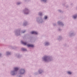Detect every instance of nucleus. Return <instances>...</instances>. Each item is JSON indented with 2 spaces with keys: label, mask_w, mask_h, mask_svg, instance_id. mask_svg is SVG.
<instances>
[{
  "label": "nucleus",
  "mask_w": 77,
  "mask_h": 77,
  "mask_svg": "<svg viewBox=\"0 0 77 77\" xmlns=\"http://www.w3.org/2000/svg\"><path fill=\"white\" fill-rule=\"evenodd\" d=\"M31 34H35V35H37L38 34V32L35 31H32L31 32Z\"/></svg>",
  "instance_id": "obj_1"
},
{
  "label": "nucleus",
  "mask_w": 77,
  "mask_h": 77,
  "mask_svg": "<svg viewBox=\"0 0 77 77\" xmlns=\"http://www.w3.org/2000/svg\"><path fill=\"white\" fill-rule=\"evenodd\" d=\"M27 46L30 47H34V46L33 45H28Z\"/></svg>",
  "instance_id": "obj_2"
},
{
  "label": "nucleus",
  "mask_w": 77,
  "mask_h": 77,
  "mask_svg": "<svg viewBox=\"0 0 77 77\" xmlns=\"http://www.w3.org/2000/svg\"><path fill=\"white\" fill-rule=\"evenodd\" d=\"M21 42L23 44H24V45H26L27 44V43L26 42H24L23 41H22Z\"/></svg>",
  "instance_id": "obj_3"
},
{
  "label": "nucleus",
  "mask_w": 77,
  "mask_h": 77,
  "mask_svg": "<svg viewBox=\"0 0 77 77\" xmlns=\"http://www.w3.org/2000/svg\"><path fill=\"white\" fill-rule=\"evenodd\" d=\"M18 69V68L16 67L14 68L15 71H17Z\"/></svg>",
  "instance_id": "obj_4"
},
{
  "label": "nucleus",
  "mask_w": 77,
  "mask_h": 77,
  "mask_svg": "<svg viewBox=\"0 0 77 77\" xmlns=\"http://www.w3.org/2000/svg\"><path fill=\"white\" fill-rule=\"evenodd\" d=\"M22 50L23 51H26V49H25L24 48H22Z\"/></svg>",
  "instance_id": "obj_5"
},
{
  "label": "nucleus",
  "mask_w": 77,
  "mask_h": 77,
  "mask_svg": "<svg viewBox=\"0 0 77 77\" xmlns=\"http://www.w3.org/2000/svg\"><path fill=\"white\" fill-rule=\"evenodd\" d=\"M68 74H71V72H68Z\"/></svg>",
  "instance_id": "obj_6"
},
{
  "label": "nucleus",
  "mask_w": 77,
  "mask_h": 77,
  "mask_svg": "<svg viewBox=\"0 0 77 77\" xmlns=\"http://www.w3.org/2000/svg\"><path fill=\"white\" fill-rule=\"evenodd\" d=\"M44 59L45 61H46V60H47V57L44 58Z\"/></svg>",
  "instance_id": "obj_7"
},
{
  "label": "nucleus",
  "mask_w": 77,
  "mask_h": 77,
  "mask_svg": "<svg viewBox=\"0 0 77 77\" xmlns=\"http://www.w3.org/2000/svg\"><path fill=\"white\" fill-rule=\"evenodd\" d=\"M45 19H47V16H45Z\"/></svg>",
  "instance_id": "obj_8"
},
{
  "label": "nucleus",
  "mask_w": 77,
  "mask_h": 77,
  "mask_svg": "<svg viewBox=\"0 0 77 77\" xmlns=\"http://www.w3.org/2000/svg\"><path fill=\"white\" fill-rule=\"evenodd\" d=\"M73 18H74L75 19V18H76V16H74L73 17Z\"/></svg>",
  "instance_id": "obj_9"
},
{
  "label": "nucleus",
  "mask_w": 77,
  "mask_h": 77,
  "mask_svg": "<svg viewBox=\"0 0 77 77\" xmlns=\"http://www.w3.org/2000/svg\"><path fill=\"white\" fill-rule=\"evenodd\" d=\"M48 44V43H46L45 44L46 45H47Z\"/></svg>",
  "instance_id": "obj_10"
},
{
  "label": "nucleus",
  "mask_w": 77,
  "mask_h": 77,
  "mask_svg": "<svg viewBox=\"0 0 77 77\" xmlns=\"http://www.w3.org/2000/svg\"><path fill=\"white\" fill-rule=\"evenodd\" d=\"M43 2H46V0H42Z\"/></svg>",
  "instance_id": "obj_11"
},
{
  "label": "nucleus",
  "mask_w": 77,
  "mask_h": 77,
  "mask_svg": "<svg viewBox=\"0 0 77 77\" xmlns=\"http://www.w3.org/2000/svg\"><path fill=\"white\" fill-rule=\"evenodd\" d=\"M42 13H40L39 14V15H42Z\"/></svg>",
  "instance_id": "obj_12"
},
{
  "label": "nucleus",
  "mask_w": 77,
  "mask_h": 77,
  "mask_svg": "<svg viewBox=\"0 0 77 77\" xmlns=\"http://www.w3.org/2000/svg\"><path fill=\"white\" fill-rule=\"evenodd\" d=\"M25 31H24V32H23V33H24Z\"/></svg>",
  "instance_id": "obj_13"
},
{
  "label": "nucleus",
  "mask_w": 77,
  "mask_h": 77,
  "mask_svg": "<svg viewBox=\"0 0 77 77\" xmlns=\"http://www.w3.org/2000/svg\"><path fill=\"white\" fill-rule=\"evenodd\" d=\"M1 54H0V56H1Z\"/></svg>",
  "instance_id": "obj_14"
},
{
  "label": "nucleus",
  "mask_w": 77,
  "mask_h": 77,
  "mask_svg": "<svg viewBox=\"0 0 77 77\" xmlns=\"http://www.w3.org/2000/svg\"><path fill=\"white\" fill-rule=\"evenodd\" d=\"M18 4V5H19V4Z\"/></svg>",
  "instance_id": "obj_15"
}]
</instances>
